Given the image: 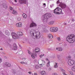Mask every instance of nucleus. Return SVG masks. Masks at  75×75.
Instances as JSON below:
<instances>
[{
	"label": "nucleus",
	"mask_w": 75,
	"mask_h": 75,
	"mask_svg": "<svg viewBox=\"0 0 75 75\" xmlns=\"http://www.w3.org/2000/svg\"><path fill=\"white\" fill-rule=\"evenodd\" d=\"M3 7L5 8H7V5L6 3H3L2 4Z\"/></svg>",
	"instance_id": "obj_14"
},
{
	"label": "nucleus",
	"mask_w": 75,
	"mask_h": 75,
	"mask_svg": "<svg viewBox=\"0 0 75 75\" xmlns=\"http://www.w3.org/2000/svg\"><path fill=\"white\" fill-rule=\"evenodd\" d=\"M62 14H64V13H62Z\"/></svg>",
	"instance_id": "obj_63"
},
{
	"label": "nucleus",
	"mask_w": 75,
	"mask_h": 75,
	"mask_svg": "<svg viewBox=\"0 0 75 75\" xmlns=\"http://www.w3.org/2000/svg\"><path fill=\"white\" fill-rule=\"evenodd\" d=\"M10 10H11V11L13 10V8H12V7L10 6Z\"/></svg>",
	"instance_id": "obj_42"
},
{
	"label": "nucleus",
	"mask_w": 75,
	"mask_h": 75,
	"mask_svg": "<svg viewBox=\"0 0 75 75\" xmlns=\"http://www.w3.org/2000/svg\"><path fill=\"white\" fill-rule=\"evenodd\" d=\"M43 32L44 33H48V30L47 29L45 28L43 29Z\"/></svg>",
	"instance_id": "obj_23"
},
{
	"label": "nucleus",
	"mask_w": 75,
	"mask_h": 75,
	"mask_svg": "<svg viewBox=\"0 0 75 75\" xmlns=\"http://www.w3.org/2000/svg\"><path fill=\"white\" fill-rule=\"evenodd\" d=\"M52 40H50L49 41V43H52Z\"/></svg>",
	"instance_id": "obj_46"
},
{
	"label": "nucleus",
	"mask_w": 75,
	"mask_h": 75,
	"mask_svg": "<svg viewBox=\"0 0 75 75\" xmlns=\"http://www.w3.org/2000/svg\"><path fill=\"white\" fill-rule=\"evenodd\" d=\"M50 61H49L47 63V67H48L50 66Z\"/></svg>",
	"instance_id": "obj_30"
},
{
	"label": "nucleus",
	"mask_w": 75,
	"mask_h": 75,
	"mask_svg": "<svg viewBox=\"0 0 75 75\" xmlns=\"http://www.w3.org/2000/svg\"><path fill=\"white\" fill-rule=\"evenodd\" d=\"M57 63H56L55 65H54V68H58V65H57Z\"/></svg>",
	"instance_id": "obj_31"
},
{
	"label": "nucleus",
	"mask_w": 75,
	"mask_h": 75,
	"mask_svg": "<svg viewBox=\"0 0 75 75\" xmlns=\"http://www.w3.org/2000/svg\"><path fill=\"white\" fill-rule=\"evenodd\" d=\"M28 73L29 74H32V73L31 71H29L28 72Z\"/></svg>",
	"instance_id": "obj_50"
},
{
	"label": "nucleus",
	"mask_w": 75,
	"mask_h": 75,
	"mask_svg": "<svg viewBox=\"0 0 75 75\" xmlns=\"http://www.w3.org/2000/svg\"><path fill=\"white\" fill-rule=\"evenodd\" d=\"M14 0L15 2H16V3H17V0Z\"/></svg>",
	"instance_id": "obj_55"
},
{
	"label": "nucleus",
	"mask_w": 75,
	"mask_h": 75,
	"mask_svg": "<svg viewBox=\"0 0 75 75\" xmlns=\"http://www.w3.org/2000/svg\"><path fill=\"white\" fill-rule=\"evenodd\" d=\"M31 57H32V58H33L34 59V58H35V57H37V56L36 55H35L34 56V54H33L32 53V54H31Z\"/></svg>",
	"instance_id": "obj_21"
},
{
	"label": "nucleus",
	"mask_w": 75,
	"mask_h": 75,
	"mask_svg": "<svg viewBox=\"0 0 75 75\" xmlns=\"http://www.w3.org/2000/svg\"><path fill=\"white\" fill-rule=\"evenodd\" d=\"M40 48H36L35 49V51H33V54L34 55H37V54L35 52H40Z\"/></svg>",
	"instance_id": "obj_10"
},
{
	"label": "nucleus",
	"mask_w": 75,
	"mask_h": 75,
	"mask_svg": "<svg viewBox=\"0 0 75 75\" xmlns=\"http://www.w3.org/2000/svg\"><path fill=\"white\" fill-rule=\"evenodd\" d=\"M48 70L49 71H51V68H49Z\"/></svg>",
	"instance_id": "obj_51"
},
{
	"label": "nucleus",
	"mask_w": 75,
	"mask_h": 75,
	"mask_svg": "<svg viewBox=\"0 0 75 75\" xmlns=\"http://www.w3.org/2000/svg\"><path fill=\"white\" fill-rule=\"evenodd\" d=\"M18 24H19V27H21L22 26V23H19Z\"/></svg>",
	"instance_id": "obj_27"
},
{
	"label": "nucleus",
	"mask_w": 75,
	"mask_h": 75,
	"mask_svg": "<svg viewBox=\"0 0 75 75\" xmlns=\"http://www.w3.org/2000/svg\"><path fill=\"white\" fill-rule=\"evenodd\" d=\"M61 2H59V0H58L57 1V4H60V3H61Z\"/></svg>",
	"instance_id": "obj_35"
},
{
	"label": "nucleus",
	"mask_w": 75,
	"mask_h": 75,
	"mask_svg": "<svg viewBox=\"0 0 75 75\" xmlns=\"http://www.w3.org/2000/svg\"><path fill=\"white\" fill-rule=\"evenodd\" d=\"M5 33L6 35H10V33L8 32V30H6Z\"/></svg>",
	"instance_id": "obj_16"
},
{
	"label": "nucleus",
	"mask_w": 75,
	"mask_h": 75,
	"mask_svg": "<svg viewBox=\"0 0 75 75\" xmlns=\"http://www.w3.org/2000/svg\"><path fill=\"white\" fill-rule=\"evenodd\" d=\"M3 66L5 68H8V67H11L10 64L7 62H6L4 63Z\"/></svg>",
	"instance_id": "obj_6"
},
{
	"label": "nucleus",
	"mask_w": 75,
	"mask_h": 75,
	"mask_svg": "<svg viewBox=\"0 0 75 75\" xmlns=\"http://www.w3.org/2000/svg\"><path fill=\"white\" fill-rule=\"evenodd\" d=\"M71 58V57L70 56H69L67 57V59H68L69 60Z\"/></svg>",
	"instance_id": "obj_29"
},
{
	"label": "nucleus",
	"mask_w": 75,
	"mask_h": 75,
	"mask_svg": "<svg viewBox=\"0 0 75 75\" xmlns=\"http://www.w3.org/2000/svg\"><path fill=\"white\" fill-rule=\"evenodd\" d=\"M72 21L74 22V21H75V20H74L73 19H72Z\"/></svg>",
	"instance_id": "obj_54"
},
{
	"label": "nucleus",
	"mask_w": 75,
	"mask_h": 75,
	"mask_svg": "<svg viewBox=\"0 0 75 75\" xmlns=\"http://www.w3.org/2000/svg\"><path fill=\"white\" fill-rule=\"evenodd\" d=\"M24 59L25 60L26 59H25V58H24L23 59Z\"/></svg>",
	"instance_id": "obj_60"
},
{
	"label": "nucleus",
	"mask_w": 75,
	"mask_h": 75,
	"mask_svg": "<svg viewBox=\"0 0 75 75\" xmlns=\"http://www.w3.org/2000/svg\"><path fill=\"white\" fill-rule=\"evenodd\" d=\"M17 34H16L15 33H12L11 35L14 39H19L20 38V37L18 35H19V34H20V32H17Z\"/></svg>",
	"instance_id": "obj_3"
},
{
	"label": "nucleus",
	"mask_w": 75,
	"mask_h": 75,
	"mask_svg": "<svg viewBox=\"0 0 75 75\" xmlns=\"http://www.w3.org/2000/svg\"><path fill=\"white\" fill-rule=\"evenodd\" d=\"M28 53L29 54H31V52L30 51V50H28Z\"/></svg>",
	"instance_id": "obj_49"
},
{
	"label": "nucleus",
	"mask_w": 75,
	"mask_h": 75,
	"mask_svg": "<svg viewBox=\"0 0 75 75\" xmlns=\"http://www.w3.org/2000/svg\"><path fill=\"white\" fill-rule=\"evenodd\" d=\"M40 67H42L43 66V65H42V64H40Z\"/></svg>",
	"instance_id": "obj_52"
},
{
	"label": "nucleus",
	"mask_w": 75,
	"mask_h": 75,
	"mask_svg": "<svg viewBox=\"0 0 75 75\" xmlns=\"http://www.w3.org/2000/svg\"><path fill=\"white\" fill-rule=\"evenodd\" d=\"M12 73L14 74V75H15L17 73V72L16 71L15 69H13L12 70Z\"/></svg>",
	"instance_id": "obj_20"
},
{
	"label": "nucleus",
	"mask_w": 75,
	"mask_h": 75,
	"mask_svg": "<svg viewBox=\"0 0 75 75\" xmlns=\"http://www.w3.org/2000/svg\"><path fill=\"white\" fill-rule=\"evenodd\" d=\"M22 35H23V33L21 32H19V36H22Z\"/></svg>",
	"instance_id": "obj_33"
},
{
	"label": "nucleus",
	"mask_w": 75,
	"mask_h": 75,
	"mask_svg": "<svg viewBox=\"0 0 75 75\" xmlns=\"http://www.w3.org/2000/svg\"><path fill=\"white\" fill-rule=\"evenodd\" d=\"M2 62V59L0 57V63H1Z\"/></svg>",
	"instance_id": "obj_48"
},
{
	"label": "nucleus",
	"mask_w": 75,
	"mask_h": 75,
	"mask_svg": "<svg viewBox=\"0 0 75 75\" xmlns=\"http://www.w3.org/2000/svg\"><path fill=\"white\" fill-rule=\"evenodd\" d=\"M52 75H58V74L57 73H54L52 74Z\"/></svg>",
	"instance_id": "obj_38"
},
{
	"label": "nucleus",
	"mask_w": 75,
	"mask_h": 75,
	"mask_svg": "<svg viewBox=\"0 0 75 75\" xmlns=\"http://www.w3.org/2000/svg\"><path fill=\"white\" fill-rule=\"evenodd\" d=\"M0 50H3V48H1Z\"/></svg>",
	"instance_id": "obj_57"
},
{
	"label": "nucleus",
	"mask_w": 75,
	"mask_h": 75,
	"mask_svg": "<svg viewBox=\"0 0 75 75\" xmlns=\"http://www.w3.org/2000/svg\"><path fill=\"white\" fill-rule=\"evenodd\" d=\"M43 5H44V7L45 6H46V4H45V3H43Z\"/></svg>",
	"instance_id": "obj_45"
},
{
	"label": "nucleus",
	"mask_w": 75,
	"mask_h": 75,
	"mask_svg": "<svg viewBox=\"0 0 75 75\" xmlns=\"http://www.w3.org/2000/svg\"><path fill=\"white\" fill-rule=\"evenodd\" d=\"M34 75H37V73H34Z\"/></svg>",
	"instance_id": "obj_53"
},
{
	"label": "nucleus",
	"mask_w": 75,
	"mask_h": 75,
	"mask_svg": "<svg viewBox=\"0 0 75 75\" xmlns=\"http://www.w3.org/2000/svg\"><path fill=\"white\" fill-rule=\"evenodd\" d=\"M22 74V71L20 70H19L17 73V74H18V75H21Z\"/></svg>",
	"instance_id": "obj_18"
},
{
	"label": "nucleus",
	"mask_w": 75,
	"mask_h": 75,
	"mask_svg": "<svg viewBox=\"0 0 75 75\" xmlns=\"http://www.w3.org/2000/svg\"><path fill=\"white\" fill-rule=\"evenodd\" d=\"M20 4H26L25 0H19Z\"/></svg>",
	"instance_id": "obj_12"
},
{
	"label": "nucleus",
	"mask_w": 75,
	"mask_h": 75,
	"mask_svg": "<svg viewBox=\"0 0 75 75\" xmlns=\"http://www.w3.org/2000/svg\"><path fill=\"white\" fill-rule=\"evenodd\" d=\"M50 7H51V8L52 7V5H51L50 6Z\"/></svg>",
	"instance_id": "obj_62"
},
{
	"label": "nucleus",
	"mask_w": 75,
	"mask_h": 75,
	"mask_svg": "<svg viewBox=\"0 0 75 75\" xmlns=\"http://www.w3.org/2000/svg\"><path fill=\"white\" fill-rule=\"evenodd\" d=\"M57 40L58 41H61V39H60V37L58 38H57Z\"/></svg>",
	"instance_id": "obj_43"
},
{
	"label": "nucleus",
	"mask_w": 75,
	"mask_h": 75,
	"mask_svg": "<svg viewBox=\"0 0 75 75\" xmlns=\"http://www.w3.org/2000/svg\"><path fill=\"white\" fill-rule=\"evenodd\" d=\"M21 64H25V62H21Z\"/></svg>",
	"instance_id": "obj_44"
},
{
	"label": "nucleus",
	"mask_w": 75,
	"mask_h": 75,
	"mask_svg": "<svg viewBox=\"0 0 75 75\" xmlns=\"http://www.w3.org/2000/svg\"><path fill=\"white\" fill-rule=\"evenodd\" d=\"M17 20H18V21H20V20H21V18H18Z\"/></svg>",
	"instance_id": "obj_40"
},
{
	"label": "nucleus",
	"mask_w": 75,
	"mask_h": 75,
	"mask_svg": "<svg viewBox=\"0 0 75 75\" xmlns=\"http://www.w3.org/2000/svg\"><path fill=\"white\" fill-rule=\"evenodd\" d=\"M35 67L37 69H38V68H40L39 66L38 65H36V67Z\"/></svg>",
	"instance_id": "obj_36"
},
{
	"label": "nucleus",
	"mask_w": 75,
	"mask_h": 75,
	"mask_svg": "<svg viewBox=\"0 0 75 75\" xmlns=\"http://www.w3.org/2000/svg\"><path fill=\"white\" fill-rule=\"evenodd\" d=\"M36 32L35 30H33V29L30 32V35L31 37H33V38H34L35 37V34Z\"/></svg>",
	"instance_id": "obj_5"
},
{
	"label": "nucleus",
	"mask_w": 75,
	"mask_h": 75,
	"mask_svg": "<svg viewBox=\"0 0 75 75\" xmlns=\"http://www.w3.org/2000/svg\"><path fill=\"white\" fill-rule=\"evenodd\" d=\"M56 50H58V47L56 48Z\"/></svg>",
	"instance_id": "obj_58"
},
{
	"label": "nucleus",
	"mask_w": 75,
	"mask_h": 75,
	"mask_svg": "<svg viewBox=\"0 0 75 75\" xmlns=\"http://www.w3.org/2000/svg\"><path fill=\"white\" fill-rule=\"evenodd\" d=\"M47 17L49 18L51 17V14L50 13L45 14L44 15H43L42 16L43 22L45 24H46L47 23V22L48 20Z\"/></svg>",
	"instance_id": "obj_2"
},
{
	"label": "nucleus",
	"mask_w": 75,
	"mask_h": 75,
	"mask_svg": "<svg viewBox=\"0 0 75 75\" xmlns=\"http://www.w3.org/2000/svg\"><path fill=\"white\" fill-rule=\"evenodd\" d=\"M69 73L71 75H73V72H72L70 71Z\"/></svg>",
	"instance_id": "obj_41"
},
{
	"label": "nucleus",
	"mask_w": 75,
	"mask_h": 75,
	"mask_svg": "<svg viewBox=\"0 0 75 75\" xmlns=\"http://www.w3.org/2000/svg\"><path fill=\"white\" fill-rule=\"evenodd\" d=\"M54 24V21H51L49 23V24L50 25H52Z\"/></svg>",
	"instance_id": "obj_26"
},
{
	"label": "nucleus",
	"mask_w": 75,
	"mask_h": 75,
	"mask_svg": "<svg viewBox=\"0 0 75 75\" xmlns=\"http://www.w3.org/2000/svg\"><path fill=\"white\" fill-rule=\"evenodd\" d=\"M17 45H16V44H13V50H16L17 49Z\"/></svg>",
	"instance_id": "obj_13"
},
{
	"label": "nucleus",
	"mask_w": 75,
	"mask_h": 75,
	"mask_svg": "<svg viewBox=\"0 0 75 75\" xmlns=\"http://www.w3.org/2000/svg\"><path fill=\"white\" fill-rule=\"evenodd\" d=\"M23 54V51H20L19 52V55H22Z\"/></svg>",
	"instance_id": "obj_28"
},
{
	"label": "nucleus",
	"mask_w": 75,
	"mask_h": 75,
	"mask_svg": "<svg viewBox=\"0 0 75 75\" xmlns=\"http://www.w3.org/2000/svg\"><path fill=\"white\" fill-rule=\"evenodd\" d=\"M67 41L70 43H73L75 41V35L74 34L69 35L66 38Z\"/></svg>",
	"instance_id": "obj_1"
},
{
	"label": "nucleus",
	"mask_w": 75,
	"mask_h": 75,
	"mask_svg": "<svg viewBox=\"0 0 75 75\" xmlns=\"http://www.w3.org/2000/svg\"><path fill=\"white\" fill-rule=\"evenodd\" d=\"M25 64H27V62H25Z\"/></svg>",
	"instance_id": "obj_59"
},
{
	"label": "nucleus",
	"mask_w": 75,
	"mask_h": 75,
	"mask_svg": "<svg viewBox=\"0 0 75 75\" xmlns=\"http://www.w3.org/2000/svg\"><path fill=\"white\" fill-rule=\"evenodd\" d=\"M41 73L42 75H47V73H46V72L45 71H41Z\"/></svg>",
	"instance_id": "obj_15"
},
{
	"label": "nucleus",
	"mask_w": 75,
	"mask_h": 75,
	"mask_svg": "<svg viewBox=\"0 0 75 75\" xmlns=\"http://www.w3.org/2000/svg\"><path fill=\"white\" fill-rule=\"evenodd\" d=\"M9 47L10 48V50H12V47H11V45L9 46Z\"/></svg>",
	"instance_id": "obj_47"
},
{
	"label": "nucleus",
	"mask_w": 75,
	"mask_h": 75,
	"mask_svg": "<svg viewBox=\"0 0 75 75\" xmlns=\"http://www.w3.org/2000/svg\"><path fill=\"white\" fill-rule=\"evenodd\" d=\"M44 54H43V55L42 54H41L40 55V58H42V57H44Z\"/></svg>",
	"instance_id": "obj_37"
},
{
	"label": "nucleus",
	"mask_w": 75,
	"mask_h": 75,
	"mask_svg": "<svg viewBox=\"0 0 75 75\" xmlns=\"http://www.w3.org/2000/svg\"><path fill=\"white\" fill-rule=\"evenodd\" d=\"M36 25V24L34 23H32L30 24V27H33L34 26H35Z\"/></svg>",
	"instance_id": "obj_19"
},
{
	"label": "nucleus",
	"mask_w": 75,
	"mask_h": 75,
	"mask_svg": "<svg viewBox=\"0 0 75 75\" xmlns=\"http://www.w3.org/2000/svg\"><path fill=\"white\" fill-rule=\"evenodd\" d=\"M61 71H62V72H63V75H67V74H65V71L63 69H61Z\"/></svg>",
	"instance_id": "obj_17"
},
{
	"label": "nucleus",
	"mask_w": 75,
	"mask_h": 75,
	"mask_svg": "<svg viewBox=\"0 0 75 75\" xmlns=\"http://www.w3.org/2000/svg\"><path fill=\"white\" fill-rule=\"evenodd\" d=\"M48 37L50 39H52V38H53V36H52V35L51 34H50V35L48 36Z\"/></svg>",
	"instance_id": "obj_25"
},
{
	"label": "nucleus",
	"mask_w": 75,
	"mask_h": 75,
	"mask_svg": "<svg viewBox=\"0 0 75 75\" xmlns=\"http://www.w3.org/2000/svg\"><path fill=\"white\" fill-rule=\"evenodd\" d=\"M53 13L55 14H60L62 13V9L59 7L57 8L54 10Z\"/></svg>",
	"instance_id": "obj_4"
},
{
	"label": "nucleus",
	"mask_w": 75,
	"mask_h": 75,
	"mask_svg": "<svg viewBox=\"0 0 75 75\" xmlns=\"http://www.w3.org/2000/svg\"><path fill=\"white\" fill-rule=\"evenodd\" d=\"M69 22H68V23H69Z\"/></svg>",
	"instance_id": "obj_64"
},
{
	"label": "nucleus",
	"mask_w": 75,
	"mask_h": 75,
	"mask_svg": "<svg viewBox=\"0 0 75 75\" xmlns=\"http://www.w3.org/2000/svg\"><path fill=\"white\" fill-rule=\"evenodd\" d=\"M16 27H19V24H18V23H17L16 24Z\"/></svg>",
	"instance_id": "obj_39"
},
{
	"label": "nucleus",
	"mask_w": 75,
	"mask_h": 75,
	"mask_svg": "<svg viewBox=\"0 0 75 75\" xmlns=\"http://www.w3.org/2000/svg\"><path fill=\"white\" fill-rule=\"evenodd\" d=\"M36 35H35V37L36 38H40L41 37V34L39 32H38L36 33Z\"/></svg>",
	"instance_id": "obj_11"
},
{
	"label": "nucleus",
	"mask_w": 75,
	"mask_h": 75,
	"mask_svg": "<svg viewBox=\"0 0 75 75\" xmlns=\"http://www.w3.org/2000/svg\"><path fill=\"white\" fill-rule=\"evenodd\" d=\"M0 36L1 37H3L4 36V35L3 34V33L1 32L0 31Z\"/></svg>",
	"instance_id": "obj_24"
},
{
	"label": "nucleus",
	"mask_w": 75,
	"mask_h": 75,
	"mask_svg": "<svg viewBox=\"0 0 75 75\" xmlns=\"http://www.w3.org/2000/svg\"><path fill=\"white\" fill-rule=\"evenodd\" d=\"M75 62L74 60L69 59L68 61V64L69 65H74Z\"/></svg>",
	"instance_id": "obj_8"
},
{
	"label": "nucleus",
	"mask_w": 75,
	"mask_h": 75,
	"mask_svg": "<svg viewBox=\"0 0 75 75\" xmlns=\"http://www.w3.org/2000/svg\"><path fill=\"white\" fill-rule=\"evenodd\" d=\"M59 6H60L62 8L64 9L66 7V5L64 3L61 2L59 4Z\"/></svg>",
	"instance_id": "obj_9"
},
{
	"label": "nucleus",
	"mask_w": 75,
	"mask_h": 75,
	"mask_svg": "<svg viewBox=\"0 0 75 75\" xmlns=\"http://www.w3.org/2000/svg\"><path fill=\"white\" fill-rule=\"evenodd\" d=\"M46 60L47 61H48V59L47 58H46Z\"/></svg>",
	"instance_id": "obj_56"
},
{
	"label": "nucleus",
	"mask_w": 75,
	"mask_h": 75,
	"mask_svg": "<svg viewBox=\"0 0 75 75\" xmlns=\"http://www.w3.org/2000/svg\"><path fill=\"white\" fill-rule=\"evenodd\" d=\"M50 30L51 32H57L58 30V29L57 27L51 28Z\"/></svg>",
	"instance_id": "obj_7"
},
{
	"label": "nucleus",
	"mask_w": 75,
	"mask_h": 75,
	"mask_svg": "<svg viewBox=\"0 0 75 75\" xmlns=\"http://www.w3.org/2000/svg\"><path fill=\"white\" fill-rule=\"evenodd\" d=\"M23 18H26V17H27V15L24 13L23 14Z\"/></svg>",
	"instance_id": "obj_32"
},
{
	"label": "nucleus",
	"mask_w": 75,
	"mask_h": 75,
	"mask_svg": "<svg viewBox=\"0 0 75 75\" xmlns=\"http://www.w3.org/2000/svg\"><path fill=\"white\" fill-rule=\"evenodd\" d=\"M62 48L59 47L58 49V51H62Z\"/></svg>",
	"instance_id": "obj_34"
},
{
	"label": "nucleus",
	"mask_w": 75,
	"mask_h": 75,
	"mask_svg": "<svg viewBox=\"0 0 75 75\" xmlns=\"http://www.w3.org/2000/svg\"><path fill=\"white\" fill-rule=\"evenodd\" d=\"M12 13L13 14H17V12L15 10H13Z\"/></svg>",
	"instance_id": "obj_22"
},
{
	"label": "nucleus",
	"mask_w": 75,
	"mask_h": 75,
	"mask_svg": "<svg viewBox=\"0 0 75 75\" xmlns=\"http://www.w3.org/2000/svg\"><path fill=\"white\" fill-rule=\"evenodd\" d=\"M74 67H75V62L74 63Z\"/></svg>",
	"instance_id": "obj_61"
}]
</instances>
